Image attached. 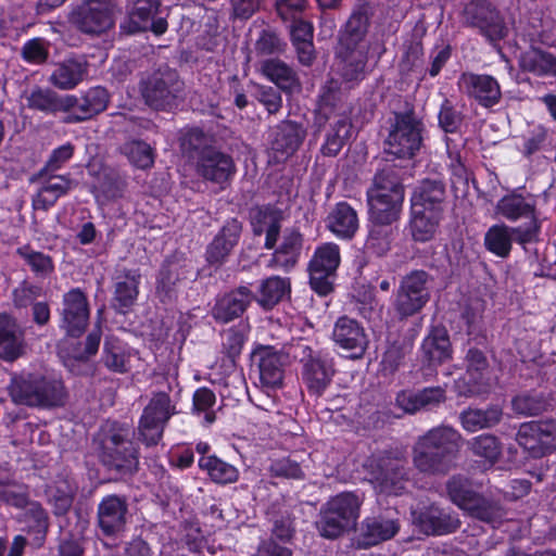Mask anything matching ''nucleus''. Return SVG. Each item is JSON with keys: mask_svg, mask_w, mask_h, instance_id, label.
Instances as JSON below:
<instances>
[{"mask_svg": "<svg viewBox=\"0 0 556 556\" xmlns=\"http://www.w3.org/2000/svg\"><path fill=\"white\" fill-rule=\"evenodd\" d=\"M462 434L450 426H440L419 437L413 447L415 468L428 476H445L456 467Z\"/></svg>", "mask_w": 556, "mask_h": 556, "instance_id": "f257e3e1", "label": "nucleus"}, {"mask_svg": "<svg viewBox=\"0 0 556 556\" xmlns=\"http://www.w3.org/2000/svg\"><path fill=\"white\" fill-rule=\"evenodd\" d=\"M8 391L12 402L28 407H60L67 399L64 382L40 370H23L14 374Z\"/></svg>", "mask_w": 556, "mask_h": 556, "instance_id": "f03ea898", "label": "nucleus"}, {"mask_svg": "<svg viewBox=\"0 0 556 556\" xmlns=\"http://www.w3.org/2000/svg\"><path fill=\"white\" fill-rule=\"evenodd\" d=\"M132 431L126 424L105 422L94 438L100 462L118 473H132L138 469V451L131 440Z\"/></svg>", "mask_w": 556, "mask_h": 556, "instance_id": "7ed1b4c3", "label": "nucleus"}, {"mask_svg": "<svg viewBox=\"0 0 556 556\" xmlns=\"http://www.w3.org/2000/svg\"><path fill=\"white\" fill-rule=\"evenodd\" d=\"M369 222L395 225L405 198L404 186L392 166L378 170L366 192Z\"/></svg>", "mask_w": 556, "mask_h": 556, "instance_id": "20e7f679", "label": "nucleus"}, {"mask_svg": "<svg viewBox=\"0 0 556 556\" xmlns=\"http://www.w3.org/2000/svg\"><path fill=\"white\" fill-rule=\"evenodd\" d=\"M363 502V496L354 492H342L330 497L323 505L316 521L318 533L325 539L336 540L354 529Z\"/></svg>", "mask_w": 556, "mask_h": 556, "instance_id": "39448f33", "label": "nucleus"}, {"mask_svg": "<svg viewBox=\"0 0 556 556\" xmlns=\"http://www.w3.org/2000/svg\"><path fill=\"white\" fill-rule=\"evenodd\" d=\"M446 491L450 500L473 518L495 523L504 516V510L497 502L475 492L469 480L463 476L451 477L446 482Z\"/></svg>", "mask_w": 556, "mask_h": 556, "instance_id": "423d86ee", "label": "nucleus"}, {"mask_svg": "<svg viewBox=\"0 0 556 556\" xmlns=\"http://www.w3.org/2000/svg\"><path fill=\"white\" fill-rule=\"evenodd\" d=\"M424 130L422 121L413 111L395 113L384 151L397 159H412L421 148Z\"/></svg>", "mask_w": 556, "mask_h": 556, "instance_id": "0eeeda50", "label": "nucleus"}, {"mask_svg": "<svg viewBox=\"0 0 556 556\" xmlns=\"http://www.w3.org/2000/svg\"><path fill=\"white\" fill-rule=\"evenodd\" d=\"M384 50V46L366 47L338 42L334 71L342 83L351 88L366 77L370 61L377 63Z\"/></svg>", "mask_w": 556, "mask_h": 556, "instance_id": "6e6552de", "label": "nucleus"}, {"mask_svg": "<svg viewBox=\"0 0 556 556\" xmlns=\"http://www.w3.org/2000/svg\"><path fill=\"white\" fill-rule=\"evenodd\" d=\"M292 353L301 365V379L308 392L320 396L334 375L332 361L320 351L313 350L304 341L294 344Z\"/></svg>", "mask_w": 556, "mask_h": 556, "instance_id": "1a4fd4ad", "label": "nucleus"}, {"mask_svg": "<svg viewBox=\"0 0 556 556\" xmlns=\"http://www.w3.org/2000/svg\"><path fill=\"white\" fill-rule=\"evenodd\" d=\"M182 83L175 71H156L142 79L140 91L146 103L154 110H170L177 105Z\"/></svg>", "mask_w": 556, "mask_h": 556, "instance_id": "9d476101", "label": "nucleus"}, {"mask_svg": "<svg viewBox=\"0 0 556 556\" xmlns=\"http://www.w3.org/2000/svg\"><path fill=\"white\" fill-rule=\"evenodd\" d=\"M430 281L431 277L425 270H413L402 278L393 303L401 318L417 314L429 302Z\"/></svg>", "mask_w": 556, "mask_h": 556, "instance_id": "9b49d317", "label": "nucleus"}, {"mask_svg": "<svg viewBox=\"0 0 556 556\" xmlns=\"http://www.w3.org/2000/svg\"><path fill=\"white\" fill-rule=\"evenodd\" d=\"M175 414V406L166 392H157L144 407L138 426V440L147 446L156 445L169 418Z\"/></svg>", "mask_w": 556, "mask_h": 556, "instance_id": "f8f14e48", "label": "nucleus"}, {"mask_svg": "<svg viewBox=\"0 0 556 556\" xmlns=\"http://www.w3.org/2000/svg\"><path fill=\"white\" fill-rule=\"evenodd\" d=\"M341 263L340 247L334 242L319 244L308 262L309 285L320 295L332 291V278Z\"/></svg>", "mask_w": 556, "mask_h": 556, "instance_id": "ddd939ff", "label": "nucleus"}, {"mask_svg": "<svg viewBox=\"0 0 556 556\" xmlns=\"http://www.w3.org/2000/svg\"><path fill=\"white\" fill-rule=\"evenodd\" d=\"M464 20L490 42L502 40L508 33L503 16L486 0H471L464 9Z\"/></svg>", "mask_w": 556, "mask_h": 556, "instance_id": "4468645a", "label": "nucleus"}, {"mask_svg": "<svg viewBox=\"0 0 556 556\" xmlns=\"http://www.w3.org/2000/svg\"><path fill=\"white\" fill-rule=\"evenodd\" d=\"M517 443L533 458H541L556 451V421H529L520 425Z\"/></svg>", "mask_w": 556, "mask_h": 556, "instance_id": "2eb2a0df", "label": "nucleus"}, {"mask_svg": "<svg viewBox=\"0 0 556 556\" xmlns=\"http://www.w3.org/2000/svg\"><path fill=\"white\" fill-rule=\"evenodd\" d=\"M60 315V327L66 334L74 338L80 337L87 328L90 316L87 295L79 288H73L64 293Z\"/></svg>", "mask_w": 556, "mask_h": 556, "instance_id": "dca6fc26", "label": "nucleus"}, {"mask_svg": "<svg viewBox=\"0 0 556 556\" xmlns=\"http://www.w3.org/2000/svg\"><path fill=\"white\" fill-rule=\"evenodd\" d=\"M111 0H89L75 11L72 22L86 34H101L113 27Z\"/></svg>", "mask_w": 556, "mask_h": 556, "instance_id": "f3484780", "label": "nucleus"}, {"mask_svg": "<svg viewBox=\"0 0 556 556\" xmlns=\"http://www.w3.org/2000/svg\"><path fill=\"white\" fill-rule=\"evenodd\" d=\"M195 172L204 180L223 187L235 175L236 164L229 154L215 148H206L197 156Z\"/></svg>", "mask_w": 556, "mask_h": 556, "instance_id": "a211bd4d", "label": "nucleus"}, {"mask_svg": "<svg viewBox=\"0 0 556 556\" xmlns=\"http://www.w3.org/2000/svg\"><path fill=\"white\" fill-rule=\"evenodd\" d=\"M539 232V226L510 228L504 224L491 226L484 235V247L494 255L505 258L513 247V238L526 244L534 240Z\"/></svg>", "mask_w": 556, "mask_h": 556, "instance_id": "6ab92c4d", "label": "nucleus"}, {"mask_svg": "<svg viewBox=\"0 0 556 556\" xmlns=\"http://www.w3.org/2000/svg\"><path fill=\"white\" fill-rule=\"evenodd\" d=\"M128 520V504L124 496H104L97 507V526L101 533L114 538L125 531Z\"/></svg>", "mask_w": 556, "mask_h": 556, "instance_id": "aec40b11", "label": "nucleus"}, {"mask_svg": "<svg viewBox=\"0 0 556 556\" xmlns=\"http://www.w3.org/2000/svg\"><path fill=\"white\" fill-rule=\"evenodd\" d=\"M458 87L468 98L485 109L497 105L502 99L501 86L491 75L464 73L458 79Z\"/></svg>", "mask_w": 556, "mask_h": 556, "instance_id": "412c9836", "label": "nucleus"}, {"mask_svg": "<svg viewBox=\"0 0 556 556\" xmlns=\"http://www.w3.org/2000/svg\"><path fill=\"white\" fill-rule=\"evenodd\" d=\"M331 338L334 344L349 352L352 358L362 357L368 345V338L363 326L356 319L348 316L337 319Z\"/></svg>", "mask_w": 556, "mask_h": 556, "instance_id": "4be33fe9", "label": "nucleus"}, {"mask_svg": "<svg viewBox=\"0 0 556 556\" xmlns=\"http://www.w3.org/2000/svg\"><path fill=\"white\" fill-rule=\"evenodd\" d=\"M22 98L25 108L46 115L71 112V106L75 103L74 94L61 96L48 87L40 86L26 90Z\"/></svg>", "mask_w": 556, "mask_h": 556, "instance_id": "5701e85b", "label": "nucleus"}, {"mask_svg": "<svg viewBox=\"0 0 556 556\" xmlns=\"http://www.w3.org/2000/svg\"><path fill=\"white\" fill-rule=\"evenodd\" d=\"M370 17V5L368 3L357 4L340 31L339 42L366 47L383 46L378 39L368 37Z\"/></svg>", "mask_w": 556, "mask_h": 556, "instance_id": "b1692460", "label": "nucleus"}, {"mask_svg": "<svg viewBox=\"0 0 556 556\" xmlns=\"http://www.w3.org/2000/svg\"><path fill=\"white\" fill-rule=\"evenodd\" d=\"M260 381L267 391L282 386L287 356L270 346H262L254 353Z\"/></svg>", "mask_w": 556, "mask_h": 556, "instance_id": "393cba45", "label": "nucleus"}, {"mask_svg": "<svg viewBox=\"0 0 556 556\" xmlns=\"http://www.w3.org/2000/svg\"><path fill=\"white\" fill-rule=\"evenodd\" d=\"M400 528L399 519L388 515L366 517L361 523L357 546L367 548L391 540Z\"/></svg>", "mask_w": 556, "mask_h": 556, "instance_id": "a878e982", "label": "nucleus"}, {"mask_svg": "<svg viewBox=\"0 0 556 556\" xmlns=\"http://www.w3.org/2000/svg\"><path fill=\"white\" fill-rule=\"evenodd\" d=\"M109 104V93L100 86L89 88L80 98L75 96V103L64 118L65 123L76 124L88 121L103 112Z\"/></svg>", "mask_w": 556, "mask_h": 556, "instance_id": "bb28decb", "label": "nucleus"}, {"mask_svg": "<svg viewBox=\"0 0 556 556\" xmlns=\"http://www.w3.org/2000/svg\"><path fill=\"white\" fill-rule=\"evenodd\" d=\"M252 301H254V292L251 288L240 286L217 299L212 316L216 321L229 323L241 316Z\"/></svg>", "mask_w": 556, "mask_h": 556, "instance_id": "cd10ccee", "label": "nucleus"}, {"mask_svg": "<svg viewBox=\"0 0 556 556\" xmlns=\"http://www.w3.org/2000/svg\"><path fill=\"white\" fill-rule=\"evenodd\" d=\"M242 232V225L232 218L223 226L213 241L207 245L205 256L211 265H222L232 249L238 244Z\"/></svg>", "mask_w": 556, "mask_h": 556, "instance_id": "c85d7f7f", "label": "nucleus"}, {"mask_svg": "<svg viewBox=\"0 0 556 556\" xmlns=\"http://www.w3.org/2000/svg\"><path fill=\"white\" fill-rule=\"evenodd\" d=\"M446 198L445 185L441 179H422L410 198L412 208L443 214Z\"/></svg>", "mask_w": 556, "mask_h": 556, "instance_id": "c756f323", "label": "nucleus"}, {"mask_svg": "<svg viewBox=\"0 0 556 556\" xmlns=\"http://www.w3.org/2000/svg\"><path fill=\"white\" fill-rule=\"evenodd\" d=\"M24 331L16 319L9 314H0V358L13 362L25 353Z\"/></svg>", "mask_w": 556, "mask_h": 556, "instance_id": "7c9ffc66", "label": "nucleus"}, {"mask_svg": "<svg viewBox=\"0 0 556 556\" xmlns=\"http://www.w3.org/2000/svg\"><path fill=\"white\" fill-rule=\"evenodd\" d=\"M495 212L509 222H517L518 219L525 218L530 220L528 227L538 226L534 200L531 197H523L516 190L497 201Z\"/></svg>", "mask_w": 556, "mask_h": 556, "instance_id": "2f4dec72", "label": "nucleus"}, {"mask_svg": "<svg viewBox=\"0 0 556 556\" xmlns=\"http://www.w3.org/2000/svg\"><path fill=\"white\" fill-rule=\"evenodd\" d=\"M39 178L42 180L41 187L33 198V207L35 210L48 211L74 187L73 180L66 175L49 173Z\"/></svg>", "mask_w": 556, "mask_h": 556, "instance_id": "473e14b6", "label": "nucleus"}, {"mask_svg": "<svg viewBox=\"0 0 556 556\" xmlns=\"http://www.w3.org/2000/svg\"><path fill=\"white\" fill-rule=\"evenodd\" d=\"M283 213L274 205H263L254 211L252 216L253 232L255 236L265 233L264 247L268 250L273 249L278 240Z\"/></svg>", "mask_w": 556, "mask_h": 556, "instance_id": "72a5a7b5", "label": "nucleus"}, {"mask_svg": "<svg viewBox=\"0 0 556 556\" xmlns=\"http://www.w3.org/2000/svg\"><path fill=\"white\" fill-rule=\"evenodd\" d=\"M421 356L430 366L445 363L452 357V344L447 330L442 326L432 327L421 343Z\"/></svg>", "mask_w": 556, "mask_h": 556, "instance_id": "f704fd0d", "label": "nucleus"}, {"mask_svg": "<svg viewBox=\"0 0 556 556\" xmlns=\"http://www.w3.org/2000/svg\"><path fill=\"white\" fill-rule=\"evenodd\" d=\"M327 228L339 239L351 240L358 230L356 211L348 202H339L326 218Z\"/></svg>", "mask_w": 556, "mask_h": 556, "instance_id": "c9c22d12", "label": "nucleus"}, {"mask_svg": "<svg viewBox=\"0 0 556 556\" xmlns=\"http://www.w3.org/2000/svg\"><path fill=\"white\" fill-rule=\"evenodd\" d=\"M305 130L293 121H283L278 124L273 134L271 149L280 157L291 156L302 144Z\"/></svg>", "mask_w": 556, "mask_h": 556, "instance_id": "e433bc0d", "label": "nucleus"}, {"mask_svg": "<svg viewBox=\"0 0 556 556\" xmlns=\"http://www.w3.org/2000/svg\"><path fill=\"white\" fill-rule=\"evenodd\" d=\"M159 8V0H128L127 21L121 24V28L128 34L148 30L150 22L157 14Z\"/></svg>", "mask_w": 556, "mask_h": 556, "instance_id": "4c0bfd02", "label": "nucleus"}, {"mask_svg": "<svg viewBox=\"0 0 556 556\" xmlns=\"http://www.w3.org/2000/svg\"><path fill=\"white\" fill-rule=\"evenodd\" d=\"M141 275L138 269H126L116 277L114 306L119 313H127L139 294Z\"/></svg>", "mask_w": 556, "mask_h": 556, "instance_id": "58836bf2", "label": "nucleus"}, {"mask_svg": "<svg viewBox=\"0 0 556 556\" xmlns=\"http://www.w3.org/2000/svg\"><path fill=\"white\" fill-rule=\"evenodd\" d=\"M303 244L302 235L294 229L286 231L282 242L279 248L274 252L268 267L290 270L293 268L300 257Z\"/></svg>", "mask_w": 556, "mask_h": 556, "instance_id": "ea45409f", "label": "nucleus"}, {"mask_svg": "<svg viewBox=\"0 0 556 556\" xmlns=\"http://www.w3.org/2000/svg\"><path fill=\"white\" fill-rule=\"evenodd\" d=\"M187 264L177 258L166 260L156 280V294L162 302L172 300L177 283L187 279Z\"/></svg>", "mask_w": 556, "mask_h": 556, "instance_id": "a19ab883", "label": "nucleus"}, {"mask_svg": "<svg viewBox=\"0 0 556 556\" xmlns=\"http://www.w3.org/2000/svg\"><path fill=\"white\" fill-rule=\"evenodd\" d=\"M418 521L427 533L437 535L452 533L460 525L456 516L435 505L426 507L419 514Z\"/></svg>", "mask_w": 556, "mask_h": 556, "instance_id": "79ce46f5", "label": "nucleus"}, {"mask_svg": "<svg viewBox=\"0 0 556 556\" xmlns=\"http://www.w3.org/2000/svg\"><path fill=\"white\" fill-rule=\"evenodd\" d=\"M519 66L523 72L539 77H556V56L539 48H530L519 56Z\"/></svg>", "mask_w": 556, "mask_h": 556, "instance_id": "37998d69", "label": "nucleus"}, {"mask_svg": "<svg viewBox=\"0 0 556 556\" xmlns=\"http://www.w3.org/2000/svg\"><path fill=\"white\" fill-rule=\"evenodd\" d=\"M503 412L497 405L485 409L467 408L459 415L462 427L468 432H477L485 428H492L501 421Z\"/></svg>", "mask_w": 556, "mask_h": 556, "instance_id": "c03bdc74", "label": "nucleus"}, {"mask_svg": "<svg viewBox=\"0 0 556 556\" xmlns=\"http://www.w3.org/2000/svg\"><path fill=\"white\" fill-rule=\"evenodd\" d=\"M443 214L421 210L410 211L409 231L415 241L427 242L434 238Z\"/></svg>", "mask_w": 556, "mask_h": 556, "instance_id": "a18cd8bd", "label": "nucleus"}, {"mask_svg": "<svg viewBox=\"0 0 556 556\" xmlns=\"http://www.w3.org/2000/svg\"><path fill=\"white\" fill-rule=\"evenodd\" d=\"M291 286L288 278L271 276L264 279L258 287V294H254V300L265 309L273 308L289 292Z\"/></svg>", "mask_w": 556, "mask_h": 556, "instance_id": "49530a36", "label": "nucleus"}, {"mask_svg": "<svg viewBox=\"0 0 556 556\" xmlns=\"http://www.w3.org/2000/svg\"><path fill=\"white\" fill-rule=\"evenodd\" d=\"M0 501L23 508L28 504L27 488L14 479L13 471L0 465Z\"/></svg>", "mask_w": 556, "mask_h": 556, "instance_id": "de8ad7c7", "label": "nucleus"}, {"mask_svg": "<svg viewBox=\"0 0 556 556\" xmlns=\"http://www.w3.org/2000/svg\"><path fill=\"white\" fill-rule=\"evenodd\" d=\"M262 74L282 90L291 91L299 85L295 72L279 59H266L261 62Z\"/></svg>", "mask_w": 556, "mask_h": 556, "instance_id": "09e8293b", "label": "nucleus"}, {"mask_svg": "<svg viewBox=\"0 0 556 556\" xmlns=\"http://www.w3.org/2000/svg\"><path fill=\"white\" fill-rule=\"evenodd\" d=\"M15 253L37 278L46 279L55 270L53 258L28 243L18 247Z\"/></svg>", "mask_w": 556, "mask_h": 556, "instance_id": "8fccbe9b", "label": "nucleus"}, {"mask_svg": "<svg viewBox=\"0 0 556 556\" xmlns=\"http://www.w3.org/2000/svg\"><path fill=\"white\" fill-rule=\"evenodd\" d=\"M396 232V225L370 223L365 242L366 252L376 256L386 255L391 249V242Z\"/></svg>", "mask_w": 556, "mask_h": 556, "instance_id": "3c124183", "label": "nucleus"}, {"mask_svg": "<svg viewBox=\"0 0 556 556\" xmlns=\"http://www.w3.org/2000/svg\"><path fill=\"white\" fill-rule=\"evenodd\" d=\"M199 467L215 483L229 484L236 482L239 478V470L233 465L224 462L215 455L201 456Z\"/></svg>", "mask_w": 556, "mask_h": 556, "instance_id": "603ef678", "label": "nucleus"}, {"mask_svg": "<svg viewBox=\"0 0 556 556\" xmlns=\"http://www.w3.org/2000/svg\"><path fill=\"white\" fill-rule=\"evenodd\" d=\"M85 68L75 60L59 64L50 75L49 81L60 90L74 89L84 78Z\"/></svg>", "mask_w": 556, "mask_h": 556, "instance_id": "864d4df0", "label": "nucleus"}, {"mask_svg": "<svg viewBox=\"0 0 556 556\" xmlns=\"http://www.w3.org/2000/svg\"><path fill=\"white\" fill-rule=\"evenodd\" d=\"M352 135V123L349 117L342 116L331 126L326 140L320 148L323 155L336 156L342 150L346 140Z\"/></svg>", "mask_w": 556, "mask_h": 556, "instance_id": "5fc2aeb1", "label": "nucleus"}, {"mask_svg": "<svg viewBox=\"0 0 556 556\" xmlns=\"http://www.w3.org/2000/svg\"><path fill=\"white\" fill-rule=\"evenodd\" d=\"M121 151L138 168L146 169L154 163L153 149L142 140H128L122 146Z\"/></svg>", "mask_w": 556, "mask_h": 556, "instance_id": "6e6d98bb", "label": "nucleus"}, {"mask_svg": "<svg viewBox=\"0 0 556 556\" xmlns=\"http://www.w3.org/2000/svg\"><path fill=\"white\" fill-rule=\"evenodd\" d=\"M102 362L109 370L123 374L128 370L129 354L119 341L106 340L103 346Z\"/></svg>", "mask_w": 556, "mask_h": 556, "instance_id": "4d7b16f0", "label": "nucleus"}, {"mask_svg": "<svg viewBox=\"0 0 556 556\" xmlns=\"http://www.w3.org/2000/svg\"><path fill=\"white\" fill-rule=\"evenodd\" d=\"M468 445L473 455L484 458L490 465H494L502 455V444L493 434L475 437Z\"/></svg>", "mask_w": 556, "mask_h": 556, "instance_id": "13d9d810", "label": "nucleus"}, {"mask_svg": "<svg viewBox=\"0 0 556 556\" xmlns=\"http://www.w3.org/2000/svg\"><path fill=\"white\" fill-rule=\"evenodd\" d=\"M76 494V488L67 481H60L54 489L50 491V502L54 506L55 515L66 514L73 505Z\"/></svg>", "mask_w": 556, "mask_h": 556, "instance_id": "bf43d9fd", "label": "nucleus"}, {"mask_svg": "<svg viewBox=\"0 0 556 556\" xmlns=\"http://www.w3.org/2000/svg\"><path fill=\"white\" fill-rule=\"evenodd\" d=\"M511 406L516 414L535 416L545 410L546 402L541 395L525 393L515 396Z\"/></svg>", "mask_w": 556, "mask_h": 556, "instance_id": "052dcab7", "label": "nucleus"}, {"mask_svg": "<svg viewBox=\"0 0 556 556\" xmlns=\"http://www.w3.org/2000/svg\"><path fill=\"white\" fill-rule=\"evenodd\" d=\"M439 126L445 131V132H456L460 129L463 123H464V114L458 111L454 104L445 99L443 103L441 104L440 111H439Z\"/></svg>", "mask_w": 556, "mask_h": 556, "instance_id": "680f3d73", "label": "nucleus"}, {"mask_svg": "<svg viewBox=\"0 0 556 556\" xmlns=\"http://www.w3.org/2000/svg\"><path fill=\"white\" fill-rule=\"evenodd\" d=\"M223 351L231 359L240 355L247 339V332L242 326H233L222 333Z\"/></svg>", "mask_w": 556, "mask_h": 556, "instance_id": "e2e57ef3", "label": "nucleus"}, {"mask_svg": "<svg viewBox=\"0 0 556 556\" xmlns=\"http://www.w3.org/2000/svg\"><path fill=\"white\" fill-rule=\"evenodd\" d=\"M42 295V288L37 285L23 281L12 292L14 306L17 308H25L29 305L33 306L35 301Z\"/></svg>", "mask_w": 556, "mask_h": 556, "instance_id": "0e129e2a", "label": "nucleus"}, {"mask_svg": "<svg viewBox=\"0 0 556 556\" xmlns=\"http://www.w3.org/2000/svg\"><path fill=\"white\" fill-rule=\"evenodd\" d=\"M405 356L404 349L399 343H391L383 353L380 366L383 376H391L403 363Z\"/></svg>", "mask_w": 556, "mask_h": 556, "instance_id": "69168bd1", "label": "nucleus"}, {"mask_svg": "<svg viewBox=\"0 0 556 556\" xmlns=\"http://www.w3.org/2000/svg\"><path fill=\"white\" fill-rule=\"evenodd\" d=\"M255 98L269 114H276L282 108L280 92L270 86H257Z\"/></svg>", "mask_w": 556, "mask_h": 556, "instance_id": "338daca9", "label": "nucleus"}, {"mask_svg": "<svg viewBox=\"0 0 556 556\" xmlns=\"http://www.w3.org/2000/svg\"><path fill=\"white\" fill-rule=\"evenodd\" d=\"M48 55V48L41 38L28 40L22 49L23 59L29 63L41 64L46 62Z\"/></svg>", "mask_w": 556, "mask_h": 556, "instance_id": "774afa93", "label": "nucleus"}]
</instances>
